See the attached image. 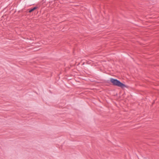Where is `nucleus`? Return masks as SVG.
Masks as SVG:
<instances>
[{"mask_svg": "<svg viewBox=\"0 0 159 159\" xmlns=\"http://www.w3.org/2000/svg\"><path fill=\"white\" fill-rule=\"evenodd\" d=\"M110 82L112 84V85L120 87L122 89H123L124 88H128L129 87L128 85H125L117 79L111 78L110 79Z\"/></svg>", "mask_w": 159, "mask_h": 159, "instance_id": "1", "label": "nucleus"}, {"mask_svg": "<svg viewBox=\"0 0 159 159\" xmlns=\"http://www.w3.org/2000/svg\"><path fill=\"white\" fill-rule=\"evenodd\" d=\"M21 11H22V10H19V11H18V12H21Z\"/></svg>", "mask_w": 159, "mask_h": 159, "instance_id": "3", "label": "nucleus"}, {"mask_svg": "<svg viewBox=\"0 0 159 159\" xmlns=\"http://www.w3.org/2000/svg\"><path fill=\"white\" fill-rule=\"evenodd\" d=\"M44 0H43L42 1V2H44Z\"/></svg>", "mask_w": 159, "mask_h": 159, "instance_id": "4", "label": "nucleus"}, {"mask_svg": "<svg viewBox=\"0 0 159 159\" xmlns=\"http://www.w3.org/2000/svg\"><path fill=\"white\" fill-rule=\"evenodd\" d=\"M38 8V7L36 6L32 7L30 9H29L28 12L29 13H31L34 10H35L36 9H37Z\"/></svg>", "mask_w": 159, "mask_h": 159, "instance_id": "2", "label": "nucleus"}]
</instances>
